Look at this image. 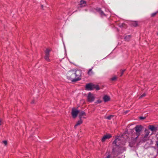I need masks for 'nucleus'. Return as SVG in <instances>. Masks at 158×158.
Returning <instances> with one entry per match:
<instances>
[{
  "label": "nucleus",
  "mask_w": 158,
  "mask_h": 158,
  "mask_svg": "<svg viewBox=\"0 0 158 158\" xmlns=\"http://www.w3.org/2000/svg\"><path fill=\"white\" fill-rule=\"evenodd\" d=\"M79 119H80L79 120H82L81 119V118H82V116L81 115L79 114Z\"/></svg>",
  "instance_id": "30"
},
{
  "label": "nucleus",
  "mask_w": 158,
  "mask_h": 158,
  "mask_svg": "<svg viewBox=\"0 0 158 158\" xmlns=\"http://www.w3.org/2000/svg\"><path fill=\"white\" fill-rule=\"evenodd\" d=\"M126 71V69H124L123 70H121L120 71L121 72V75L120 76V77L122 76L123 75L124 72Z\"/></svg>",
  "instance_id": "21"
},
{
  "label": "nucleus",
  "mask_w": 158,
  "mask_h": 158,
  "mask_svg": "<svg viewBox=\"0 0 158 158\" xmlns=\"http://www.w3.org/2000/svg\"><path fill=\"white\" fill-rule=\"evenodd\" d=\"M126 25L124 23H122L119 26V27H125Z\"/></svg>",
  "instance_id": "22"
},
{
  "label": "nucleus",
  "mask_w": 158,
  "mask_h": 158,
  "mask_svg": "<svg viewBox=\"0 0 158 158\" xmlns=\"http://www.w3.org/2000/svg\"><path fill=\"white\" fill-rule=\"evenodd\" d=\"M110 155L109 154L108 155V156H107L106 158H110Z\"/></svg>",
  "instance_id": "32"
},
{
  "label": "nucleus",
  "mask_w": 158,
  "mask_h": 158,
  "mask_svg": "<svg viewBox=\"0 0 158 158\" xmlns=\"http://www.w3.org/2000/svg\"><path fill=\"white\" fill-rule=\"evenodd\" d=\"M102 102V101L100 100H97V101L95 102V103H100Z\"/></svg>",
  "instance_id": "24"
},
{
  "label": "nucleus",
  "mask_w": 158,
  "mask_h": 158,
  "mask_svg": "<svg viewBox=\"0 0 158 158\" xmlns=\"http://www.w3.org/2000/svg\"><path fill=\"white\" fill-rule=\"evenodd\" d=\"M116 77H113L111 78V80L113 81H114V80H116Z\"/></svg>",
  "instance_id": "27"
},
{
  "label": "nucleus",
  "mask_w": 158,
  "mask_h": 158,
  "mask_svg": "<svg viewBox=\"0 0 158 158\" xmlns=\"http://www.w3.org/2000/svg\"><path fill=\"white\" fill-rule=\"evenodd\" d=\"M158 13V11H156V12H155L154 13L152 14L151 15V17H154Z\"/></svg>",
  "instance_id": "23"
},
{
  "label": "nucleus",
  "mask_w": 158,
  "mask_h": 158,
  "mask_svg": "<svg viewBox=\"0 0 158 158\" xmlns=\"http://www.w3.org/2000/svg\"><path fill=\"white\" fill-rule=\"evenodd\" d=\"M50 51L51 50L48 48L46 49L45 51V55L44 56V59L48 61H50V59L49 58L50 56Z\"/></svg>",
  "instance_id": "7"
},
{
  "label": "nucleus",
  "mask_w": 158,
  "mask_h": 158,
  "mask_svg": "<svg viewBox=\"0 0 158 158\" xmlns=\"http://www.w3.org/2000/svg\"><path fill=\"white\" fill-rule=\"evenodd\" d=\"M111 137V136L110 134H107L104 136L102 139V142H104L106 139H109Z\"/></svg>",
  "instance_id": "10"
},
{
  "label": "nucleus",
  "mask_w": 158,
  "mask_h": 158,
  "mask_svg": "<svg viewBox=\"0 0 158 158\" xmlns=\"http://www.w3.org/2000/svg\"><path fill=\"white\" fill-rule=\"evenodd\" d=\"M86 2L83 0H81L80 2L79 5L81 6V7H82L85 6L86 5Z\"/></svg>",
  "instance_id": "14"
},
{
  "label": "nucleus",
  "mask_w": 158,
  "mask_h": 158,
  "mask_svg": "<svg viewBox=\"0 0 158 158\" xmlns=\"http://www.w3.org/2000/svg\"><path fill=\"white\" fill-rule=\"evenodd\" d=\"M145 118H146V117H143L141 116V117H140L139 118L140 120H143V119H145Z\"/></svg>",
  "instance_id": "28"
},
{
  "label": "nucleus",
  "mask_w": 158,
  "mask_h": 158,
  "mask_svg": "<svg viewBox=\"0 0 158 158\" xmlns=\"http://www.w3.org/2000/svg\"><path fill=\"white\" fill-rule=\"evenodd\" d=\"M96 10L100 15L101 17H103L104 16H106V15L104 13V12L101 9V8H97L96 9Z\"/></svg>",
  "instance_id": "9"
},
{
  "label": "nucleus",
  "mask_w": 158,
  "mask_h": 158,
  "mask_svg": "<svg viewBox=\"0 0 158 158\" xmlns=\"http://www.w3.org/2000/svg\"><path fill=\"white\" fill-rule=\"evenodd\" d=\"M44 6L43 5H41V8L42 9H43Z\"/></svg>",
  "instance_id": "34"
},
{
  "label": "nucleus",
  "mask_w": 158,
  "mask_h": 158,
  "mask_svg": "<svg viewBox=\"0 0 158 158\" xmlns=\"http://www.w3.org/2000/svg\"><path fill=\"white\" fill-rule=\"evenodd\" d=\"M121 148H120L118 146H117L116 147H114L112 149V153L114 155L118 154L119 153H121L122 150H121Z\"/></svg>",
  "instance_id": "5"
},
{
  "label": "nucleus",
  "mask_w": 158,
  "mask_h": 158,
  "mask_svg": "<svg viewBox=\"0 0 158 158\" xmlns=\"http://www.w3.org/2000/svg\"><path fill=\"white\" fill-rule=\"evenodd\" d=\"M144 132L145 133V134L146 135H149L150 131H149V130L148 129H146L145 130Z\"/></svg>",
  "instance_id": "19"
},
{
  "label": "nucleus",
  "mask_w": 158,
  "mask_h": 158,
  "mask_svg": "<svg viewBox=\"0 0 158 158\" xmlns=\"http://www.w3.org/2000/svg\"><path fill=\"white\" fill-rule=\"evenodd\" d=\"M156 145L157 147H158V141L156 142Z\"/></svg>",
  "instance_id": "35"
},
{
  "label": "nucleus",
  "mask_w": 158,
  "mask_h": 158,
  "mask_svg": "<svg viewBox=\"0 0 158 158\" xmlns=\"http://www.w3.org/2000/svg\"><path fill=\"white\" fill-rule=\"evenodd\" d=\"M82 120H79L78 121L76 124H75V125L74 126V127L76 128V127L77 126H78L79 125H80V124L82 123Z\"/></svg>",
  "instance_id": "15"
},
{
  "label": "nucleus",
  "mask_w": 158,
  "mask_h": 158,
  "mask_svg": "<svg viewBox=\"0 0 158 158\" xmlns=\"http://www.w3.org/2000/svg\"><path fill=\"white\" fill-rule=\"evenodd\" d=\"M104 101L105 102H107L110 100V98L107 95H105L103 98Z\"/></svg>",
  "instance_id": "12"
},
{
  "label": "nucleus",
  "mask_w": 158,
  "mask_h": 158,
  "mask_svg": "<svg viewBox=\"0 0 158 158\" xmlns=\"http://www.w3.org/2000/svg\"><path fill=\"white\" fill-rule=\"evenodd\" d=\"M148 135H146L145 134L143 137V138L145 139V138H147Z\"/></svg>",
  "instance_id": "31"
},
{
  "label": "nucleus",
  "mask_w": 158,
  "mask_h": 158,
  "mask_svg": "<svg viewBox=\"0 0 158 158\" xmlns=\"http://www.w3.org/2000/svg\"><path fill=\"white\" fill-rule=\"evenodd\" d=\"M128 111H127L126 112H125V114H126L128 112Z\"/></svg>",
  "instance_id": "36"
},
{
  "label": "nucleus",
  "mask_w": 158,
  "mask_h": 158,
  "mask_svg": "<svg viewBox=\"0 0 158 158\" xmlns=\"http://www.w3.org/2000/svg\"><path fill=\"white\" fill-rule=\"evenodd\" d=\"M1 125V121L0 120V125Z\"/></svg>",
  "instance_id": "39"
},
{
  "label": "nucleus",
  "mask_w": 158,
  "mask_h": 158,
  "mask_svg": "<svg viewBox=\"0 0 158 158\" xmlns=\"http://www.w3.org/2000/svg\"><path fill=\"white\" fill-rule=\"evenodd\" d=\"M75 74V78L73 80V82H76L80 80L79 77L81 76V71L79 70H74Z\"/></svg>",
  "instance_id": "2"
},
{
  "label": "nucleus",
  "mask_w": 158,
  "mask_h": 158,
  "mask_svg": "<svg viewBox=\"0 0 158 158\" xmlns=\"http://www.w3.org/2000/svg\"><path fill=\"white\" fill-rule=\"evenodd\" d=\"M93 68L92 67L91 69H89V70L88 72V75H91L93 74V72L92 71Z\"/></svg>",
  "instance_id": "17"
},
{
  "label": "nucleus",
  "mask_w": 158,
  "mask_h": 158,
  "mask_svg": "<svg viewBox=\"0 0 158 158\" xmlns=\"http://www.w3.org/2000/svg\"><path fill=\"white\" fill-rule=\"evenodd\" d=\"M79 113V114L82 116L86 115V114L84 111H82L81 112H80V113Z\"/></svg>",
  "instance_id": "18"
},
{
  "label": "nucleus",
  "mask_w": 158,
  "mask_h": 158,
  "mask_svg": "<svg viewBox=\"0 0 158 158\" xmlns=\"http://www.w3.org/2000/svg\"><path fill=\"white\" fill-rule=\"evenodd\" d=\"M94 89L98 90L100 89V88L98 85L94 84L92 83L87 84L85 87V89L87 90H92Z\"/></svg>",
  "instance_id": "1"
},
{
  "label": "nucleus",
  "mask_w": 158,
  "mask_h": 158,
  "mask_svg": "<svg viewBox=\"0 0 158 158\" xmlns=\"http://www.w3.org/2000/svg\"><path fill=\"white\" fill-rule=\"evenodd\" d=\"M131 37L130 35H126L125 36L124 39L126 41H128Z\"/></svg>",
  "instance_id": "16"
},
{
  "label": "nucleus",
  "mask_w": 158,
  "mask_h": 158,
  "mask_svg": "<svg viewBox=\"0 0 158 158\" xmlns=\"http://www.w3.org/2000/svg\"><path fill=\"white\" fill-rule=\"evenodd\" d=\"M117 31H118V28H117Z\"/></svg>",
  "instance_id": "38"
},
{
  "label": "nucleus",
  "mask_w": 158,
  "mask_h": 158,
  "mask_svg": "<svg viewBox=\"0 0 158 158\" xmlns=\"http://www.w3.org/2000/svg\"><path fill=\"white\" fill-rule=\"evenodd\" d=\"M83 118H86V117H82Z\"/></svg>",
  "instance_id": "37"
},
{
  "label": "nucleus",
  "mask_w": 158,
  "mask_h": 158,
  "mask_svg": "<svg viewBox=\"0 0 158 158\" xmlns=\"http://www.w3.org/2000/svg\"><path fill=\"white\" fill-rule=\"evenodd\" d=\"M67 77L68 79L70 80L73 82V80L75 78V74L74 70L69 71Z\"/></svg>",
  "instance_id": "3"
},
{
  "label": "nucleus",
  "mask_w": 158,
  "mask_h": 158,
  "mask_svg": "<svg viewBox=\"0 0 158 158\" xmlns=\"http://www.w3.org/2000/svg\"><path fill=\"white\" fill-rule=\"evenodd\" d=\"M2 143L4 144L5 145H6L7 144V141L6 140L3 141Z\"/></svg>",
  "instance_id": "26"
},
{
  "label": "nucleus",
  "mask_w": 158,
  "mask_h": 158,
  "mask_svg": "<svg viewBox=\"0 0 158 158\" xmlns=\"http://www.w3.org/2000/svg\"><path fill=\"white\" fill-rule=\"evenodd\" d=\"M130 25L132 27H136L138 24L137 21H132L130 23Z\"/></svg>",
  "instance_id": "13"
},
{
  "label": "nucleus",
  "mask_w": 158,
  "mask_h": 158,
  "mask_svg": "<svg viewBox=\"0 0 158 158\" xmlns=\"http://www.w3.org/2000/svg\"><path fill=\"white\" fill-rule=\"evenodd\" d=\"M80 113L79 110H77L75 108H72L71 112V114L73 118H75L77 116V114Z\"/></svg>",
  "instance_id": "8"
},
{
  "label": "nucleus",
  "mask_w": 158,
  "mask_h": 158,
  "mask_svg": "<svg viewBox=\"0 0 158 158\" xmlns=\"http://www.w3.org/2000/svg\"><path fill=\"white\" fill-rule=\"evenodd\" d=\"M146 94L145 93H143V94L142 95H141L140 97H139V98L140 99L142 98H143V97H144V96H146Z\"/></svg>",
  "instance_id": "25"
},
{
  "label": "nucleus",
  "mask_w": 158,
  "mask_h": 158,
  "mask_svg": "<svg viewBox=\"0 0 158 158\" xmlns=\"http://www.w3.org/2000/svg\"><path fill=\"white\" fill-rule=\"evenodd\" d=\"M114 116V115H110L107 116L106 118L108 120H110Z\"/></svg>",
  "instance_id": "20"
},
{
  "label": "nucleus",
  "mask_w": 158,
  "mask_h": 158,
  "mask_svg": "<svg viewBox=\"0 0 158 158\" xmlns=\"http://www.w3.org/2000/svg\"><path fill=\"white\" fill-rule=\"evenodd\" d=\"M116 139H115L113 142V144H116Z\"/></svg>",
  "instance_id": "29"
},
{
  "label": "nucleus",
  "mask_w": 158,
  "mask_h": 158,
  "mask_svg": "<svg viewBox=\"0 0 158 158\" xmlns=\"http://www.w3.org/2000/svg\"><path fill=\"white\" fill-rule=\"evenodd\" d=\"M35 103V101L34 100H33L31 102V104H34Z\"/></svg>",
  "instance_id": "33"
},
{
  "label": "nucleus",
  "mask_w": 158,
  "mask_h": 158,
  "mask_svg": "<svg viewBox=\"0 0 158 158\" xmlns=\"http://www.w3.org/2000/svg\"><path fill=\"white\" fill-rule=\"evenodd\" d=\"M157 35H158V33H157Z\"/></svg>",
  "instance_id": "40"
},
{
  "label": "nucleus",
  "mask_w": 158,
  "mask_h": 158,
  "mask_svg": "<svg viewBox=\"0 0 158 158\" xmlns=\"http://www.w3.org/2000/svg\"><path fill=\"white\" fill-rule=\"evenodd\" d=\"M95 97L94 94L89 92L87 96V100L88 102H92L94 101Z\"/></svg>",
  "instance_id": "6"
},
{
  "label": "nucleus",
  "mask_w": 158,
  "mask_h": 158,
  "mask_svg": "<svg viewBox=\"0 0 158 158\" xmlns=\"http://www.w3.org/2000/svg\"><path fill=\"white\" fill-rule=\"evenodd\" d=\"M143 128V127L142 125H137L134 128V129L136 131L135 134L137 136L136 138L140 135V132L142 131Z\"/></svg>",
  "instance_id": "4"
},
{
  "label": "nucleus",
  "mask_w": 158,
  "mask_h": 158,
  "mask_svg": "<svg viewBox=\"0 0 158 158\" xmlns=\"http://www.w3.org/2000/svg\"><path fill=\"white\" fill-rule=\"evenodd\" d=\"M148 128L152 131H156L157 130V128L152 125H150L148 126Z\"/></svg>",
  "instance_id": "11"
}]
</instances>
